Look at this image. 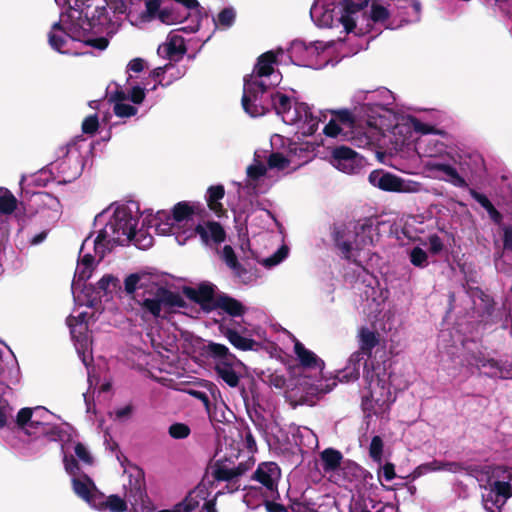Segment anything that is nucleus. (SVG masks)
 <instances>
[{"instance_id": "19", "label": "nucleus", "mask_w": 512, "mask_h": 512, "mask_svg": "<svg viewBox=\"0 0 512 512\" xmlns=\"http://www.w3.org/2000/svg\"><path fill=\"white\" fill-rule=\"evenodd\" d=\"M358 343L359 348L354 353H359V356H367L368 358L372 355V350L379 345L380 334L376 331L370 330L368 327L362 326L358 331Z\"/></svg>"}, {"instance_id": "11", "label": "nucleus", "mask_w": 512, "mask_h": 512, "mask_svg": "<svg viewBox=\"0 0 512 512\" xmlns=\"http://www.w3.org/2000/svg\"><path fill=\"white\" fill-rule=\"evenodd\" d=\"M216 286L210 282H202L197 288L184 286L183 294L191 301L200 305L203 311L211 312L214 310L216 302Z\"/></svg>"}, {"instance_id": "13", "label": "nucleus", "mask_w": 512, "mask_h": 512, "mask_svg": "<svg viewBox=\"0 0 512 512\" xmlns=\"http://www.w3.org/2000/svg\"><path fill=\"white\" fill-rule=\"evenodd\" d=\"M125 496L132 505H144L148 499L144 471L136 467L129 475Z\"/></svg>"}, {"instance_id": "3", "label": "nucleus", "mask_w": 512, "mask_h": 512, "mask_svg": "<svg viewBox=\"0 0 512 512\" xmlns=\"http://www.w3.org/2000/svg\"><path fill=\"white\" fill-rule=\"evenodd\" d=\"M107 8L123 14L126 4L124 0H75V9L80 11L79 19L83 29H93L109 22Z\"/></svg>"}, {"instance_id": "39", "label": "nucleus", "mask_w": 512, "mask_h": 512, "mask_svg": "<svg viewBox=\"0 0 512 512\" xmlns=\"http://www.w3.org/2000/svg\"><path fill=\"white\" fill-rule=\"evenodd\" d=\"M33 198L38 204H43L53 210H57L60 206L58 198L45 191L35 192Z\"/></svg>"}, {"instance_id": "41", "label": "nucleus", "mask_w": 512, "mask_h": 512, "mask_svg": "<svg viewBox=\"0 0 512 512\" xmlns=\"http://www.w3.org/2000/svg\"><path fill=\"white\" fill-rule=\"evenodd\" d=\"M490 485L502 503L505 504L506 501L512 496V486L509 482L497 480Z\"/></svg>"}, {"instance_id": "1", "label": "nucleus", "mask_w": 512, "mask_h": 512, "mask_svg": "<svg viewBox=\"0 0 512 512\" xmlns=\"http://www.w3.org/2000/svg\"><path fill=\"white\" fill-rule=\"evenodd\" d=\"M148 297H143L137 301L144 313H148L154 318L167 319L168 315L177 312V309L187 308L188 304L184 298L164 286L152 284L149 289L145 290Z\"/></svg>"}, {"instance_id": "43", "label": "nucleus", "mask_w": 512, "mask_h": 512, "mask_svg": "<svg viewBox=\"0 0 512 512\" xmlns=\"http://www.w3.org/2000/svg\"><path fill=\"white\" fill-rule=\"evenodd\" d=\"M389 17L390 12L386 7L378 3H372L370 10V18L374 23H384L389 19Z\"/></svg>"}, {"instance_id": "22", "label": "nucleus", "mask_w": 512, "mask_h": 512, "mask_svg": "<svg viewBox=\"0 0 512 512\" xmlns=\"http://www.w3.org/2000/svg\"><path fill=\"white\" fill-rule=\"evenodd\" d=\"M93 507L100 511L125 512L127 503L118 495H110L106 497L102 492L94 499Z\"/></svg>"}, {"instance_id": "2", "label": "nucleus", "mask_w": 512, "mask_h": 512, "mask_svg": "<svg viewBox=\"0 0 512 512\" xmlns=\"http://www.w3.org/2000/svg\"><path fill=\"white\" fill-rule=\"evenodd\" d=\"M385 375V369L381 368L380 364H375L374 361L368 362L367 360L363 364V378L367 384L369 390L368 395L362 398V408L364 411L372 408V402L379 405L382 411L390 409V396L391 392L386 387V381L382 377Z\"/></svg>"}, {"instance_id": "32", "label": "nucleus", "mask_w": 512, "mask_h": 512, "mask_svg": "<svg viewBox=\"0 0 512 512\" xmlns=\"http://www.w3.org/2000/svg\"><path fill=\"white\" fill-rule=\"evenodd\" d=\"M258 377L262 382L276 389H282L286 386V378L284 374L278 372L277 370H272L271 368L262 370L258 374Z\"/></svg>"}, {"instance_id": "61", "label": "nucleus", "mask_w": 512, "mask_h": 512, "mask_svg": "<svg viewBox=\"0 0 512 512\" xmlns=\"http://www.w3.org/2000/svg\"><path fill=\"white\" fill-rule=\"evenodd\" d=\"M428 240H429V249H430L431 253L438 254L443 250V242L438 235L433 234V235L429 236Z\"/></svg>"}, {"instance_id": "5", "label": "nucleus", "mask_w": 512, "mask_h": 512, "mask_svg": "<svg viewBox=\"0 0 512 512\" xmlns=\"http://www.w3.org/2000/svg\"><path fill=\"white\" fill-rule=\"evenodd\" d=\"M268 86L262 80L254 79L253 75L244 77L243 95L241 99L244 111L251 117L263 116L270 112V95L265 96Z\"/></svg>"}, {"instance_id": "10", "label": "nucleus", "mask_w": 512, "mask_h": 512, "mask_svg": "<svg viewBox=\"0 0 512 512\" xmlns=\"http://www.w3.org/2000/svg\"><path fill=\"white\" fill-rule=\"evenodd\" d=\"M188 233L183 240L181 235H177L176 239L179 244H184L188 238L199 235L201 241L205 245H209L211 242L214 244H220L226 239V232L223 226L216 221H207L205 224H198L193 229L184 231L183 234Z\"/></svg>"}, {"instance_id": "27", "label": "nucleus", "mask_w": 512, "mask_h": 512, "mask_svg": "<svg viewBox=\"0 0 512 512\" xmlns=\"http://www.w3.org/2000/svg\"><path fill=\"white\" fill-rule=\"evenodd\" d=\"M322 469L325 473L337 471L343 461L342 453L334 448H326L320 453Z\"/></svg>"}, {"instance_id": "46", "label": "nucleus", "mask_w": 512, "mask_h": 512, "mask_svg": "<svg viewBox=\"0 0 512 512\" xmlns=\"http://www.w3.org/2000/svg\"><path fill=\"white\" fill-rule=\"evenodd\" d=\"M412 123H413L414 130L416 132H418V133L423 134V135L436 134V135L444 136L446 134L445 131L438 129V128H436L433 125H430V124H427V123H423V122H421L420 120H418L416 118H413Z\"/></svg>"}, {"instance_id": "47", "label": "nucleus", "mask_w": 512, "mask_h": 512, "mask_svg": "<svg viewBox=\"0 0 512 512\" xmlns=\"http://www.w3.org/2000/svg\"><path fill=\"white\" fill-rule=\"evenodd\" d=\"M290 161L288 158H286L282 153L280 152H273L268 157V167L271 169H278V170H284L288 165Z\"/></svg>"}, {"instance_id": "16", "label": "nucleus", "mask_w": 512, "mask_h": 512, "mask_svg": "<svg viewBox=\"0 0 512 512\" xmlns=\"http://www.w3.org/2000/svg\"><path fill=\"white\" fill-rule=\"evenodd\" d=\"M72 488L78 497L92 507L94 499L100 494L94 481L87 474H82L81 477H73Z\"/></svg>"}, {"instance_id": "31", "label": "nucleus", "mask_w": 512, "mask_h": 512, "mask_svg": "<svg viewBox=\"0 0 512 512\" xmlns=\"http://www.w3.org/2000/svg\"><path fill=\"white\" fill-rule=\"evenodd\" d=\"M270 106L274 109L277 115L284 117V115L289 113L291 110V98L281 92L271 93Z\"/></svg>"}, {"instance_id": "20", "label": "nucleus", "mask_w": 512, "mask_h": 512, "mask_svg": "<svg viewBox=\"0 0 512 512\" xmlns=\"http://www.w3.org/2000/svg\"><path fill=\"white\" fill-rule=\"evenodd\" d=\"M68 37L74 39L60 21L55 22L51 27V31L48 33V43L55 51L61 54H68L69 51L65 48Z\"/></svg>"}, {"instance_id": "15", "label": "nucleus", "mask_w": 512, "mask_h": 512, "mask_svg": "<svg viewBox=\"0 0 512 512\" xmlns=\"http://www.w3.org/2000/svg\"><path fill=\"white\" fill-rule=\"evenodd\" d=\"M369 182L383 190L389 192H400L403 190V181L401 178L383 170H374L369 174Z\"/></svg>"}, {"instance_id": "42", "label": "nucleus", "mask_w": 512, "mask_h": 512, "mask_svg": "<svg viewBox=\"0 0 512 512\" xmlns=\"http://www.w3.org/2000/svg\"><path fill=\"white\" fill-rule=\"evenodd\" d=\"M384 443L380 436H373L369 446V456L377 463H381L383 456Z\"/></svg>"}, {"instance_id": "14", "label": "nucleus", "mask_w": 512, "mask_h": 512, "mask_svg": "<svg viewBox=\"0 0 512 512\" xmlns=\"http://www.w3.org/2000/svg\"><path fill=\"white\" fill-rule=\"evenodd\" d=\"M281 470L275 462H262L252 475V480L262 484L271 493L278 494L277 482L280 479Z\"/></svg>"}, {"instance_id": "7", "label": "nucleus", "mask_w": 512, "mask_h": 512, "mask_svg": "<svg viewBox=\"0 0 512 512\" xmlns=\"http://www.w3.org/2000/svg\"><path fill=\"white\" fill-rule=\"evenodd\" d=\"M251 468L247 462H240L237 465L231 457L217 459L212 465V477L218 482H226V489L229 493L238 491L241 487L240 478Z\"/></svg>"}, {"instance_id": "4", "label": "nucleus", "mask_w": 512, "mask_h": 512, "mask_svg": "<svg viewBox=\"0 0 512 512\" xmlns=\"http://www.w3.org/2000/svg\"><path fill=\"white\" fill-rule=\"evenodd\" d=\"M138 222L139 217L133 215L130 208L120 206L115 209L109 225L113 233L117 234L118 238L124 236L128 241H135V245L139 248L149 247L152 245L153 239L151 236L145 235L141 231L137 233L136 228Z\"/></svg>"}, {"instance_id": "21", "label": "nucleus", "mask_w": 512, "mask_h": 512, "mask_svg": "<svg viewBox=\"0 0 512 512\" xmlns=\"http://www.w3.org/2000/svg\"><path fill=\"white\" fill-rule=\"evenodd\" d=\"M221 309L231 317H241L246 312V307L237 300L225 293H219L216 296L214 310Z\"/></svg>"}, {"instance_id": "44", "label": "nucleus", "mask_w": 512, "mask_h": 512, "mask_svg": "<svg viewBox=\"0 0 512 512\" xmlns=\"http://www.w3.org/2000/svg\"><path fill=\"white\" fill-rule=\"evenodd\" d=\"M168 433L171 438L180 440L187 438L191 433V429L187 424L177 422L170 425Z\"/></svg>"}, {"instance_id": "38", "label": "nucleus", "mask_w": 512, "mask_h": 512, "mask_svg": "<svg viewBox=\"0 0 512 512\" xmlns=\"http://www.w3.org/2000/svg\"><path fill=\"white\" fill-rule=\"evenodd\" d=\"M436 170L442 172L447 177L450 178L451 182L457 187H464L467 185L465 179L461 177L455 167L450 164H437L435 166Z\"/></svg>"}, {"instance_id": "63", "label": "nucleus", "mask_w": 512, "mask_h": 512, "mask_svg": "<svg viewBox=\"0 0 512 512\" xmlns=\"http://www.w3.org/2000/svg\"><path fill=\"white\" fill-rule=\"evenodd\" d=\"M129 98L134 104H141L145 99V90L140 86H134L131 89Z\"/></svg>"}, {"instance_id": "35", "label": "nucleus", "mask_w": 512, "mask_h": 512, "mask_svg": "<svg viewBox=\"0 0 512 512\" xmlns=\"http://www.w3.org/2000/svg\"><path fill=\"white\" fill-rule=\"evenodd\" d=\"M33 411L31 408L25 407L18 411L16 417V424L19 428L24 429L27 435H31L32 433L29 428H37L41 425L40 422L32 420Z\"/></svg>"}, {"instance_id": "48", "label": "nucleus", "mask_w": 512, "mask_h": 512, "mask_svg": "<svg viewBox=\"0 0 512 512\" xmlns=\"http://www.w3.org/2000/svg\"><path fill=\"white\" fill-rule=\"evenodd\" d=\"M483 501L485 503V508L489 512H494L493 509H492V507H494V506L499 508V509L502 506H504V503L501 502L500 498L496 495V492L491 487V485L489 486V489H488L487 493L483 494Z\"/></svg>"}, {"instance_id": "23", "label": "nucleus", "mask_w": 512, "mask_h": 512, "mask_svg": "<svg viewBox=\"0 0 512 512\" xmlns=\"http://www.w3.org/2000/svg\"><path fill=\"white\" fill-rule=\"evenodd\" d=\"M277 64V53L270 50L261 54L253 69L254 79L268 77L274 72V65Z\"/></svg>"}, {"instance_id": "28", "label": "nucleus", "mask_w": 512, "mask_h": 512, "mask_svg": "<svg viewBox=\"0 0 512 512\" xmlns=\"http://www.w3.org/2000/svg\"><path fill=\"white\" fill-rule=\"evenodd\" d=\"M118 287L119 279L111 274H106L97 282L96 286L85 285L84 291L86 296L90 298L92 294H100V292L107 294L112 291L111 288L115 290Z\"/></svg>"}, {"instance_id": "57", "label": "nucleus", "mask_w": 512, "mask_h": 512, "mask_svg": "<svg viewBox=\"0 0 512 512\" xmlns=\"http://www.w3.org/2000/svg\"><path fill=\"white\" fill-rule=\"evenodd\" d=\"M76 456L85 464H92L93 458L84 444L78 442L74 448Z\"/></svg>"}, {"instance_id": "40", "label": "nucleus", "mask_w": 512, "mask_h": 512, "mask_svg": "<svg viewBox=\"0 0 512 512\" xmlns=\"http://www.w3.org/2000/svg\"><path fill=\"white\" fill-rule=\"evenodd\" d=\"M289 253V248L287 245L283 244L275 253H273L271 256L265 258L262 261L263 266L266 268H271L279 263H281Z\"/></svg>"}, {"instance_id": "24", "label": "nucleus", "mask_w": 512, "mask_h": 512, "mask_svg": "<svg viewBox=\"0 0 512 512\" xmlns=\"http://www.w3.org/2000/svg\"><path fill=\"white\" fill-rule=\"evenodd\" d=\"M363 358L359 353H352L347 361L346 366L337 374V379L340 382H350L359 379L360 367Z\"/></svg>"}, {"instance_id": "54", "label": "nucleus", "mask_w": 512, "mask_h": 512, "mask_svg": "<svg viewBox=\"0 0 512 512\" xmlns=\"http://www.w3.org/2000/svg\"><path fill=\"white\" fill-rule=\"evenodd\" d=\"M235 11L233 8H224L217 17V24L224 27H231L235 21Z\"/></svg>"}, {"instance_id": "33", "label": "nucleus", "mask_w": 512, "mask_h": 512, "mask_svg": "<svg viewBox=\"0 0 512 512\" xmlns=\"http://www.w3.org/2000/svg\"><path fill=\"white\" fill-rule=\"evenodd\" d=\"M196 208L197 207L195 205H190L186 201L178 202L174 205L172 216L170 217L174 222L180 223L184 220L190 219L191 216L196 213Z\"/></svg>"}, {"instance_id": "55", "label": "nucleus", "mask_w": 512, "mask_h": 512, "mask_svg": "<svg viewBox=\"0 0 512 512\" xmlns=\"http://www.w3.org/2000/svg\"><path fill=\"white\" fill-rule=\"evenodd\" d=\"M267 172V168L261 162L248 166L247 176L252 180H258L263 177Z\"/></svg>"}, {"instance_id": "37", "label": "nucleus", "mask_w": 512, "mask_h": 512, "mask_svg": "<svg viewBox=\"0 0 512 512\" xmlns=\"http://www.w3.org/2000/svg\"><path fill=\"white\" fill-rule=\"evenodd\" d=\"M17 208V199L6 188H0V214H12Z\"/></svg>"}, {"instance_id": "58", "label": "nucleus", "mask_w": 512, "mask_h": 512, "mask_svg": "<svg viewBox=\"0 0 512 512\" xmlns=\"http://www.w3.org/2000/svg\"><path fill=\"white\" fill-rule=\"evenodd\" d=\"M331 113L334 114L336 119L343 124L352 125L354 123L353 115L348 109L331 111Z\"/></svg>"}, {"instance_id": "52", "label": "nucleus", "mask_w": 512, "mask_h": 512, "mask_svg": "<svg viewBox=\"0 0 512 512\" xmlns=\"http://www.w3.org/2000/svg\"><path fill=\"white\" fill-rule=\"evenodd\" d=\"M113 110L115 115L120 118L131 117L136 115L138 112V109L135 106L123 102L115 103Z\"/></svg>"}, {"instance_id": "34", "label": "nucleus", "mask_w": 512, "mask_h": 512, "mask_svg": "<svg viewBox=\"0 0 512 512\" xmlns=\"http://www.w3.org/2000/svg\"><path fill=\"white\" fill-rule=\"evenodd\" d=\"M470 364H475L478 368L489 367L492 371L488 374L490 377H500L504 378L503 370L498 361L495 359H486L481 356L472 355V361H469Z\"/></svg>"}, {"instance_id": "29", "label": "nucleus", "mask_w": 512, "mask_h": 512, "mask_svg": "<svg viewBox=\"0 0 512 512\" xmlns=\"http://www.w3.org/2000/svg\"><path fill=\"white\" fill-rule=\"evenodd\" d=\"M185 52L186 47L179 36L170 37L167 43L158 48V53L167 57L169 60H175L176 57H181Z\"/></svg>"}, {"instance_id": "8", "label": "nucleus", "mask_w": 512, "mask_h": 512, "mask_svg": "<svg viewBox=\"0 0 512 512\" xmlns=\"http://www.w3.org/2000/svg\"><path fill=\"white\" fill-rule=\"evenodd\" d=\"M366 224L355 225L351 229L346 223H333L330 226L331 238L334 246L340 251L342 257L346 260H351L352 251L362 249V244L359 242V232H364Z\"/></svg>"}, {"instance_id": "56", "label": "nucleus", "mask_w": 512, "mask_h": 512, "mask_svg": "<svg viewBox=\"0 0 512 512\" xmlns=\"http://www.w3.org/2000/svg\"><path fill=\"white\" fill-rule=\"evenodd\" d=\"M340 6L341 14L348 15H353L363 8L362 4L355 3L353 0H342Z\"/></svg>"}, {"instance_id": "64", "label": "nucleus", "mask_w": 512, "mask_h": 512, "mask_svg": "<svg viewBox=\"0 0 512 512\" xmlns=\"http://www.w3.org/2000/svg\"><path fill=\"white\" fill-rule=\"evenodd\" d=\"M264 506L267 512H289V507L270 500H265Z\"/></svg>"}, {"instance_id": "36", "label": "nucleus", "mask_w": 512, "mask_h": 512, "mask_svg": "<svg viewBox=\"0 0 512 512\" xmlns=\"http://www.w3.org/2000/svg\"><path fill=\"white\" fill-rule=\"evenodd\" d=\"M310 124L311 132H314L318 126L319 120L313 116L311 109L306 103H300L296 107V116L290 119L291 122H295L301 119Z\"/></svg>"}, {"instance_id": "49", "label": "nucleus", "mask_w": 512, "mask_h": 512, "mask_svg": "<svg viewBox=\"0 0 512 512\" xmlns=\"http://www.w3.org/2000/svg\"><path fill=\"white\" fill-rule=\"evenodd\" d=\"M82 132L84 134L93 135L99 128V119L97 114L87 116L82 122Z\"/></svg>"}, {"instance_id": "18", "label": "nucleus", "mask_w": 512, "mask_h": 512, "mask_svg": "<svg viewBox=\"0 0 512 512\" xmlns=\"http://www.w3.org/2000/svg\"><path fill=\"white\" fill-rule=\"evenodd\" d=\"M294 353L299 360L301 367L318 370L321 374L325 367L324 361L314 352L307 349L300 341L296 340L294 344Z\"/></svg>"}, {"instance_id": "51", "label": "nucleus", "mask_w": 512, "mask_h": 512, "mask_svg": "<svg viewBox=\"0 0 512 512\" xmlns=\"http://www.w3.org/2000/svg\"><path fill=\"white\" fill-rule=\"evenodd\" d=\"M427 253L420 247H414L410 252V261L416 267L427 265Z\"/></svg>"}, {"instance_id": "59", "label": "nucleus", "mask_w": 512, "mask_h": 512, "mask_svg": "<svg viewBox=\"0 0 512 512\" xmlns=\"http://www.w3.org/2000/svg\"><path fill=\"white\" fill-rule=\"evenodd\" d=\"M503 231V249L506 251H512V225H504Z\"/></svg>"}, {"instance_id": "26", "label": "nucleus", "mask_w": 512, "mask_h": 512, "mask_svg": "<svg viewBox=\"0 0 512 512\" xmlns=\"http://www.w3.org/2000/svg\"><path fill=\"white\" fill-rule=\"evenodd\" d=\"M224 196L225 189L221 184L210 186L207 190V205L218 217L223 216L226 212L223 205L220 203V200H222Z\"/></svg>"}, {"instance_id": "12", "label": "nucleus", "mask_w": 512, "mask_h": 512, "mask_svg": "<svg viewBox=\"0 0 512 512\" xmlns=\"http://www.w3.org/2000/svg\"><path fill=\"white\" fill-rule=\"evenodd\" d=\"M331 163L338 170L347 174H353L361 169L362 157L350 147L339 146L332 152Z\"/></svg>"}, {"instance_id": "25", "label": "nucleus", "mask_w": 512, "mask_h": 512, "mask_svg": "<svg viewBox=\"0 0 512 512\" xmlns=\"http://www.w3.org/2000/svg\"><path fill=\"white\" fill-rule=\"evenodd\" d=\"M207 492L205 489L196 488L188 493V495L176 504V512H194L199 507L201 502L206 500Z\"/></svg>"}, {"instance_id": "62", "label": "nucleus", "mask_w": 512, "mask_h": 512, "mask_svg": "<svg viewBox=\"0 0 512 512\" xmlns=\"http://www.w3.org/2000/svg\"><path fill=\"white\" fill-rule=\"evenodd\" d=\"M342 129L334 119H331L328 124L324 127V134L328 137H337L341 133Z\"/></svg>"}, {"instance_id": "6", "label": "nucleus", "mask_w": 512, "mask_h": 512, "mask_svg": "<svg viewBox=\"0 0 512 512\" xmlns=\"http://www.w3.org/2000/svg\"><path fill=\"white\" fill-rule=\"evenodd\" d=\"M205 352L209 358L215 361V372L229 387L239 386L240 376L234 370L237 357L231 353L227 346L220 343L209 342L205 346Z\"/></svg>"}, {"instance_id": "30", "label": "nucleus", "mask_w": 512, "mask_h": 512, "mask_svg": "<svg viewBox=\"0 0 512 512\" xmlns=\"http://www.w3.org/2000/svg\"><path fill=\"white\" fill-rule=\"evenodd\" d=\"M221 259L234 272L238 278L247 274V269L238 261L234 249L230 245H225L222 250Z\"/></svg>"}, {"instance_id": "50", "label": "nucleus", "mask_w": 512, "mask_h": 512, "mask_svg": "<svg viewBox=\"0 0 512 512\" xmlns=\"http://www.w3.org/2000/svg\"><path fill=\"white\" fill-rule=\"evenodd\" d=\"M141 278L137 273L130 274L126 277L124 285L125 291L127 294H133L137 289H142L145 287L143 283L140 282Z\"/></svg>"}, {"instance_id": "17", "label": "nucleus", "mask_w": 512, "mask_h": 512, "mask_svg": "<svg viewBox=\"0 0 512 512\" xmlns=\"http://www.w3.org/2000/svg\"><path fill=\"white\" fill-rule=\"evenodd\" d=\"M220 333L227 338L230 344L241 351L257 350L259 343L248 337L242 336L235 328L225 324L219 325Z\"/></svg>"}, {"instance_id": "53", "label": "nucleus", "mask_w": 512, "mask_h": 512, "mask_svg": "<svg viewBox=\"0 0 512 512\" xmlns=\"http://www.w3.org/2000/svg\"><path fill=\"white\" fill-rule=\"evenodd\" d=\"M337 385L336 380L334 379L331 383H324L322 380L317 381L315 384H311L310 390L313 395H324L333 390V388Z\"/></svg>"}, {"instance_id": "60", "label": "nucleus", "mask_w": 512, "mask_h": 512, "mask_svg": "<svg viewBox=\"0 0 512 512\" xmlns=\"http://www.w3.org/2000/svg\"><path fill=\"white\" fill-rule=\"evenodd\" d=\"M63 461L65 469L70 475L74 476L80 470L79 463L73 456L68 457L65 455Z\"/></svg>"}, {"instance_id": "45", "label": "nucleus", "mask_w": 512, "mask_h": 512, "mask_svg": "<svg viewBox=\"0 0 512 512\" xmlns=\"http://www.w3.org/2000/svg\"><path fill=\"white\" fill-rule=\"evenodd\" d=\"M161 215H163L165 217L166 222H161V223L155 224L156 233L159 235L173 234L176 227H175L174 223L170 222L172 220L171 217L169 215H166L164 212L163 213L158 212L157 219L162 220Z\"/></svg>"}, {"instance_id": "9", "label": "nucleus", "mask_w": 512, "mask_h": 512, "mask_svg": "<svg viewBox=\"0 0 512 512\" xmlns=\"http://www.w3.org/2000/svg\"><path fill=\"white\" fill-rule=\"evenodd\" d=\"M169 0H146L144 17L148 20L157 19L166 25L181 23L188 17L181 9Z\"/></svg>"}]
</instances>
